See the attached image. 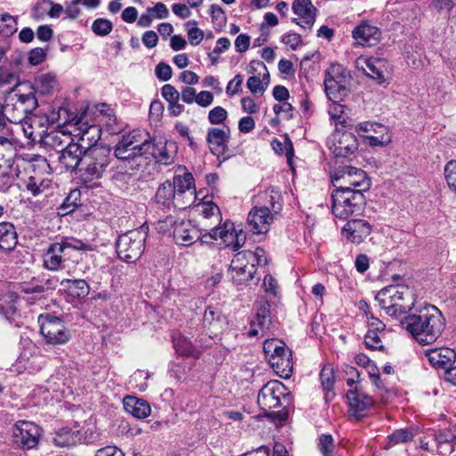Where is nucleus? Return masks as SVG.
<instances>
[{
  "mask_svg": "<svg viewBox=\"0 0 456 456\" xmlns=\"http://www.w3.org/2000/svg\"><path fill=\"white\" fill-rule=\"evenodd\" d=\"M403 324L420 345H428L441 336L445 320L437 307L429 305L417 314L406 316Z\"/></svg>",
  "mask_w": 456,
  "mask_h": 456,
  "instance_id": "1",
  "label": "nucleus"
},
{
  "mask_svg": "<svg viewBox=\"0 0 456 456\" xmlns=\"http://www.w3.org/2000/svg\"><path fill=\"white\" fill-rule=\"evenodd\" d=\"M366 198L361 190H333L331 192V213L346 220L353 215H360L365 208Z\"/></svg>",
  "mask_w": 456,
  "mask_h": 456,
  "instance_id": "2",
  "label": "nucleus"
},
{
  "mask_svg": "<svg viewBox=\"0 0 456 456\" xmlns=\"http://www.w3.org/2000/svg\"><path fill=\"white\" fill-rule=\"evenodd\" d=\"M151 136L141 130H133L123 134L114 148V155L118 159L133 160L148 154Z\"/></svg>",
  "mask_w": 456,
  "mask_h": 456,
  "instance_id": "3",
  "label": "nucleus"
},
{
  "mask_svg": "<svg viewBox=\"0 0 456 456\" xmlns=\"http://www.w3.org/2000/svg\"><path fill=\"white\" fill-rule=\"evenodd\" d=\"M330 180L334 190H361L362 192H365L371 186L370 178L366 172L352 166L338 168L331 174Z\"/></svg>",
  "mask_w": 456,
  "mask_h": 456,
  "instance_id": "4",
  "label": "nucleus"
},
{
  "mask_svg": "<svg viewBox=\"0 0 456 456\" xmlns=\"http://www.w3.org/2000/svg\"><path fill=\"white\" fill-rule=\"evenodd\" d=\"M288 395L286 387L281 381L270 380L259 391L257 404L265 415L284 419L287 413L274 410L281 406V399L285 400Z\"/></svg>",
  "mask_w": 456,
  "mask_h": 456,
  "instance_id": "5",
  "label": "nucleus"
},
{
  "mask_svg": "<svg viewBox=\"0 0 456 456\" xmlns=\"http://www.w3.org/2000/svg\"><path fill=\"white\" fill-rule=\"evenodd\" d=\"M110 162V148H94L86 152L79 169L83 183H90L102 176Z\"/></svg>",
  "mask_w": 456,
  "mask_h": 456,
  "instance_id": "6",
  "label": "nucleus"
},
{
  "mask_svg": "<svg viewBox=\"0 0 456 456\" xmlns=\"http://www.w3.org/2000/svg\"><path fill=\"white\" fill-rule=\"evenodd\" d=\"M147 233L142 229L129 231L118 237L116 250L120 259L134 263L144 251Z\"/></svg>",
  "mask_w": 456,
  "mask_h": 456,
  "instance_id": "7",
  "label": "nucleus"
},
{
  "mask_svg": "<svg viewBox=\"0 0 456 456\" xmlns=\"http://www.w3.org/2000/svg\"><path fill=\"white\" fill-rule=\"evenodd\" d=\"M350 75L340 64H332L326 70L324 86L328 98L332 102H341L349 94Z\"/></svg>",
  "mask_w": 456,
  "mask_h": 456,
  "instance_id": "8",
  "label": "nucleus"
},
{
  "mask_svg": "<svg viewBox=\"0 0 456 456\" xmlns=\"http://www.w3.org/2000/svg\"><path fill=\"white\" fill-rule=\"evenodd\" d=\"M40 333L49 345H64L69 341L71 334L64 322L51 314H40L38 317Z\"/></svg>",
  "mask_w": 456,
  "mask_h": 456,
  "instance_id": "9",
  "label": "nucleus"
},
{
  "mask_svg": "<svg viewBox=\"0 0 456 456\" xmlns=\"http://www.w3.org/2000/svg\"><path fill=\"white\" fill-rule=\"evenodd\" d=\"M406 296H411L408 288L391 285L382 289L378 293L376 299L379 302L380 306L386 309L388 314L399 317L411 309L409 305L400 304Z\"/></svg>",
  "mask_w": 456,
  "mask_h": 456,
  "instance_id": "10",
  "label": "nucleus"
},
{
  "mask_svg": "<svg viewBox=\"0 0 456 456\" xmlns=\"http://www.w3.org/2000/svg\"><path fill=\"white\" fill-rule=\"evenodd\" d=\"M59 118V111H52L49 115L41 111H37V113L32 112L24 119L25 125L27 126H23L24 134L28 138L33 141L37 138L40 141L42 136H45L49 132L48 129L50 127L60 126Z\"/></svg>",
  "mask_w": 456,
  "mask_h": 456,
  "instance_id": "11",
  "label": "nucleus"
},
{
  "mask_svg": "<svg viewBox=\"0 0 456 456\" xmlns=\"http://www.w3.org/2000/svg\"><path fill=\"white\" fill-rule=\"evenodd\" d=\"M218 238L224 243H227V246H231L232 250H238L246 241V235L242 230L237 231L234 228V224L230 222H225L221 227L212 228L208 232L205 233L202 241L210 243Z\"/></svg>",
  "mask_w": 456,
  "mask_h": 456,
  "instance_id": "12",
  "label": "nucleus"
},
{
  "mask_svg": "<svg viewBox=\"0 0 456 456\" xmlns=\"http://www.w3.org/2000/svg\"><path fill=\"white\" fill-rule=\"evenodd\" d=\"M346 398L348 416L357 420L365 418L370 409L374 405L373 398L359 386H355L354 389H349L346 392Z\"/></svg>",
  "mask_w": 456,
  "mask_h": 456,
  "instance_id": "13",
  "label": "nucleus"
},
{
  "mask_svg": "<svg viewBox=\"0 0 456 456\" xmlns=\"http://www.w3.org/2000/svg\"><path fill=\"white\" fill-rule=\"evenodd\" d=\"M41 428L30 421L19 420L12 429L13 442L22 449L35 448L41 436Z\"/></svg>",
  "mask_w": 456,
  "mask_h": 456,
  "instance_id": "14",
  "label": "nucleus"
},
{
  "mask_svg": "<svg viewBox=\"0 0 456 456\" xmlns=\"http://www.w3.org/2000/svg\"><path fill=\"white\" fill-rule=\"evenodd\" d=\"M76 125L78 127L79 133L73 138L78 143L86 146L87 148L85 149L86 151L94 148H105L96 144L101 138V128L95 124H89L86 113L77 120Z\"/></svg>",
  "mask_w": 456,
  "mask_h": 456,
  "instance_id": "15",
  "label": "nucleus"
},
{
  "mask_svg": "<svg viewBox=\"0 0 456 456\" xmlns=\"http://www.w3.org/2000/svg\"><path fill=\"white\" fill-rule=\"evenodd\" d=\"M87 148L75 141V138L65 147L59 154L58 160L65 167L66 170L75 171L79 164L82 165L84 156Z\"/></svg>",
  "mask_w": 456,
  "mask_h": 456,
  "instance_id": "16",
  "label": "nucleus"
},
{
  "mask_svg": "<svg viewBox=\"0 0 456 456\" xmlns=\"http://www.w3.org/2000/svg\"><path fill=\"white\" fill-rule=\"evenodd\" d=\"M273 217L268 206L255 207L248 213V225L253 233L264 234L268 232Z\"/></svg>",
  "mask_w": 456,
  "mask_h": 456,
  "instance_id": "17",
  "label": "nucleus"
},
{
  "mask_svg": "<svg viewBox=\"0 0 456 456\" xmlns=\"http://www.w3.org/2000/svg\"><path fill=\"white\" fill-rule=\"evenodd\" d=\"M333 145L330 147L335 158H346L358 149V141L352 132L337 131L333 134Z\"/></svg>",
  "mask_w": 456,
  "mask_h": 456,
  "instance_id": "18",
  "label": "nucleus"
},
{
  "mask_svg": "<svg viewBox=\"0 0 456 456\" xmlns=\"http://www.w3.org/2000/svg\"><path fill=\"white\" fill-rule=\"evenodd\" d=\"M15 102L12 103L13 114L11 118L12 122H20L29 116L37 107V100L34 93L20 94L15 93L12 100Z\"/></svg>",
  "mask_w": 456,
  "mask_h": 456,
  "instance_id": "19",
  "label": "nucleus"
},
{
  "mask_svg": "<svg viewBox=\"0 0 456 456\" xmlns=\"http://www.w3.org/2000/svg\"><path fill=\"white\" fill-rule=\"evenodd\" d=\"M359 130L366 133L363 136L369 141L370 146H384L391 142L387 126L377 122H362L359 124Z\"/></svg>",
  "mask_w": 456,
  "mask_h": 456,
  "instance_id": "20",
  "label": "nucleus"
},
{
  "mask_svg": "<svg viewBox=\"0 0 456 456\" xmlns=\"http://www.w3.org/2000/svg\"><path fill=\"white\" fill-rule=\"evenodd\" d=\"M372 226L370 224L363 219H352L347 221L342 229V233L354 244H360L366 239L371 232Z\"/></svg>",
  "mask_w": 456,
  "mask_h": 456,
  "instance_id": "21",
  "label": "nucleus"
},
{
  "mask_svg": "<svg viewBox=\"0 0 456 456\" xmlns=\"http://www.w3.org/2000/svg\"><path fill=\"white\" fill-rule=\"evenodd\" d=\"M230 135L231 131L228 126L208 129L207 142L209 144L211 153L218 158L224 156L227 151V143L230 140Z\"/></svg>",
  "mask_w": 456,
  "mask_h": 456,
  "instance_id": "22",
  "label": "nucleus"
},
{
  "mask_svg": "<svg viewBox=\"0 0 456 456\" xmlns=\"http://www.w3.org/2000/svg\"><path fill=\"white\" fill-rule=\"evenodd\" d=\"M69 252H65L60 242L50 244L44 255V266L50 271H59L66 268V261L69 257Z\"/></svg>",
  "mask_w": 456,
  "mask_h": 456,
  "instance_id": "23",
  "label": "nucleus"
},
{
  "mask_svg": "<svg viewBox=\"0 0 456 456\" xmlns=\"http://www.w3.org/2000/svg\"><path fill=\"white\" fill-rule=\"evenodd\" d=\"M174 240L176 244L181 246L192 245L198 240H202L205 234L193 226L190 222H181L174 229ZM204 243L203 241H201Z\"/></svg>",
  "mask_w": 456,
  "mask_h": 456,
  "instance_id": "24",
  "label": "nucleus"
},
{
  "mask_svg": "<svg viewBox=\"0 0 456 456\" xmlns=\"http://www.w3.org/2000/svg\"><path fill=\"white\" fill-rule=\"evenodd\" d=\"M19 62H8L0 68V90L3 93L12 94L16 91L20 84L18 70Z\"/></svg>",
  "mask_w": 456,
  "mask_h": 456,
  "instance_id": "25",
  "label": "nucleus"
},
{
  "mask_svg": "<svg viewBox=\"0 0 456 456\" xmlns=\"http://www.w3.org/2000/svg\"><path fill=\"white\" fill-rule=\"evenodd\" d=\"M156 161L160 165H170L175 161L176 155V146L174 142H157L152 143L151 142L150 151Z\"/></svg>",
  "mask_w": 456,
  "mask_h": 456,
  "instance_id": "26",
  "label": "nucleus"
},
{
  "mask_svg": "<svg viewBox=\"0 0 456 456\" xmlns=\"http://www.w3.org/2000/svg\"><path fill=\"white\" fill-rule=\"evenodd\" d=\"M73 137L62 130H57L53 127L40 140L45 148L55 151L60 154L65 147L71 142Z\"/></svg>",
  "mask_w": 456,
  "mask_h": 456,
  "instance_id": "27",
  "label": "nucleus"
},
{
  "mask_svg": "<svg viewBox=\"0 0 456 456\" xmlns=\"http://www.w3.org/2000/svg\"><path fill=\"white\" fill-rule=\"evenodd\" d=\"M426 356L433 367L445 370L451 366L452 362L456 358V354L451 348L440 347L427 351Z\"/></svg>",
  "mask_w": 456,
  "mask_h": 456,
  "instance_id": "28",
  "label": "nucleus"
},
{
  "mask_svg": "<svg viewBox=\"0 0 456 456\" xmlns=\"http://www.w3.org/2000/svg\"><path fill=\"white\" fill-rule=\"evenodd\" d=\"M353 37L361 45L371 46L379 42L380 30L369 24H361L353 31Z\"/></svg>",
  "mask_w": 456,
  "mask_h": 456,
  "instance_id": "29",
  "label": "nucleus"
},
{
  "mask_svg": "<svg viewBox=\"0 0 456 456\" xmlns=\"http://www.w3.org/2000/svg\"><path fill=\"white\" fill-rule=\"evenodd\" d=\"M225 317L221 312L213 306H208L203 315V327L208 329L210 337L216 336L217 332L223 329L225 324Z\"/></svg>",
  "mask_w": 456,
  "mask_h": 456,
  "instance_id": "30",
  "label": "nucleus"
},
{
  "mask_svg": "<svg viewBox=\"0 0 456 456\" xmlns=\"http://www.w3.org/2000/svg\"><path fill=\"white\" fill-rule=\"evenodd\" d=\"M273 370L281 378L288 379L293 370V361L291 351L281 354L271 356L267 359Z\"/></svg>",
  "mask_w": 456,
  "mask_h": 456,
  "instance_id": "31",
  "label": "nucleus"
},
{
  "mask_svg": "<svg viewBox=\"0 0 456 456\" xmlns=\"http://www.w3.org/2000/svg\"><path fill=\"white\" fill-rule=\"evenodd\" d=\"M124 409L137 419H144L151 414V409L149 403L143 399L132 395H126L123 400Z\"/></svg>",
  "mask_w": 456,
  "mask_h": 456,
  "instance_id": "32",
  "label": "nucleus"
},
{
  "mask_svg": "<svg viewBox=\"0 0 456 456\" xmlns=\"http://www.w3.org/2000/svg\"><path fill=\"white\" fill-rule=\"evenodd\" d=\"M433 436L439 454L449 455L454 451L456 435L451 429L439 430Z\"/></svg>",
  "mask_w": 456,
  "mask_h": 456,
  "instance_id": "33",
  "label": "nucleus"
},
{
  "mask_svg": "<svg viewBox=\"0 0 456 456\" xmlns=\"http://www.w3.org/2000/svg\"><path fill=\"white\" fill-rule=\"evenodd\" d=\"M292 11L295 14L300 16L310 29L315 22L316 8L313 5L311 0H295L292 4Z\"/></svg>",
  "mask_w": 456,
  "mask_h": 456,
  "instance_id": "34",
  "label": "nucleus"
},
{
  "mask_svg": "<svg viewBox=\"0 0 456 456\" xmlns=\"http://www.w3.org/2000/svg\"><path fill=\"white\" fill-rule=\"evenodd\" d=\"M83 435L78 430H72L70 428L65 427L58 429L53 437V444L59 447L74 446L80 443Z\"/></svg>",
  "mask_w": 456,
  "mask_h": 456,
  "instance_id": "35",
  "label": "nucleus"
},
{
  "mask_svg": "<svg viewBox=\"0 0 456 456\" xmlns=\"http://www.w3.org/2000/svg\"><path fill=\"white\" fill-rule=\"evenodd\" d=\"M64 291L75 298H84L90 291V287L83 279H64L60 282Z\"/></svg>",
  "mask_w": 456,
  "mask_h": 456,
  "instance_id": "36",
  "label": "nucleus"
},
{
  "mask_svg": "<svg viewBox=\"0 0 456 456\" xmlns=\"http://www.w3.org/2000/svg\"><path fill=\"white\" fill-rule=\"evenodd\" d=\"M18 243V234L10 222L0 223V249L12 251Z\"/></svg>",
  "mask_w": 456,
  "mask_h": 456,
  "instance_id": "37",
  "label": "nucleus"
},
{
  "mask_svg": "<svg viewBox=\"0 0 456 456\" xmlns=\"http://www.w3.org/2000/svg\"><path fill=\"white\" fill-rule=\"evenodd\" d=\"M15 157L16 149L12 141L0 135V169H12Z\"/></svg>",
  "mask_w": 456,
  "mask_h": 456,
  "instance_id": "38",
  "label": "nucleus"
},
{
  "mask_svg": "<svg viewBox=\"0 0 456 456\" xmlns=\"http://www.w3.org/2000/svg\"><path fill=\"white\" fill-rule=\"evenodd\" d=\"M55 86V76L51 73H44L35 77L32 88L35 93L42 95H47L53 92Z\"/></svg>",
  "mask_w": 456,
  "mask_h": 456,
  "instance_id": "39",
  "label": "nucleus"
},
{
  "mask_svg": "<svg viewBox=\"0 0 456 456\" xmlns=\"http://www.w3.org/2000/svg\"><path fill=\"white\" fill-rule=\"evenodd\" d=\"M175 191L170 181L167 180L161 183L156 192L155 199L157 204L164 208H169L173 205Z\"/></svg>",
  "mask_w": 456,
  "mask_h": 456,
  "instance_id": "40",
  "label": "nucleus"
},
{
  "mask_svg": "<svg viewBox=\"0 0 456 456\" xmlns=\"http://www.w3.org/2000/svg\"><path fill=\"white\" fill-rule=\"evenodd\" d=\"M259 199L263 201L264 205L269 207V211L275 216L281 210V195L278 191L271 189L259 194Z\"/></svg>",
  "mask_w": 456,
  "mask_h": 456,
  "instance_id": "41",
  "label": "nucleus"
},
{
  "mask_svg": "<svg viewBox=\"0 0 456 456\" xmlns=\"http://www.w3.org/2000/svg\"><path fill=\"white\" fill-rule=\"evenodd\" d=\"M271 305L265 301L260 305L255 318L251 321L252 325H256L261 331L268 330L272 324Z\"/></svg>",
  "mask_w": 456,
  "mask_h": 456,
  "instance_id": "42",
  "label": "nucleus"
},
{
  "mask_svg": "<svg viewBox=\"0 0 456 456\" xmlns=\"http://www.w3.org/2000/svg\"><path fill=\"white\" fill-rule=\"evenodd\" d=\"M94 109L95 112H98L99 116L102 117L101 121H103L105 123L110 134L118 133L119 130L114 127L116 117L114 115L113 110L108 104L99 103L94 105Z\"/></svg>",
  "mask_w": 456,
  "mask_h": 456,
  "instance_id": "43",
  "label": "nucleus"
},
{
  "mask_svg": "<svg viewBox=\"0 0 456 456\" xmlns=\"http://www.w3.org/2000/svg\"><path fill=\"white\" fill-rule=\"evenodd\" d=\"M193 183L192 175L185 172L183 175H175L171 183L175 192H196Z\"/></svg>",
  "mask_w": 456,
  "mask_h": 456,
  "instance_id": "44",
  "label": "nucleus"
},
{
  "mask_svg": "<svg viewBox=\"0 0 456 456\" xmlns=\"http://www.w3.org/2000/svg\"><path fill=\"white\" fill-rule=\"evenodd\" d=\"M61 246L62 247L65 252H69V250H81V251H93L94 250V246L88 242L84 241L82 240H78L74 237H65L61 239L60 241Z\"/></svg>",
  "mask_w": 456,
  "mask_h": 456,
  "instance_id": "45",
  "label": "nucleus"
},
{
  "mask_svg": "<svg viewBox=\"0 0 456 456\" xmlns=\"http://www.w3.org/2000/svg\"><path fill=\"white\" fill-rule=\"evenodd\" d=\"M415 432L413 428H401L395 430L387 436V444L386 448L393 447L398 444H405L413 439Z\"/></svg>",
  "mask_w": 456,
  "mask_h": 456,
  "instance_id": "46",
  "label": "nucleus"
},
{
  "mask_svg": "<svg viewBox=\"0 0 456 456\" xmlns=\"http://www.w3.org/2000/svg\"><path fill=\"white\" fill-rule=\"evenodd\" d=\"M173 345L175 352L183 356L193 354L194 347L191 341L182 334L173 337Z\"/></svg>",
  "mask_w": 456,
  "mask_h": 456,
  "instance_id": "47",
  "label": "nucleus"
},
{
  "mask_svg": "<svg viewBox=\"0 0 456 456\" xmlns=\"http://www.w3.org/2000/svg\"><path fill=\"white\" fill-rule=\"evenodd\" d=\"M254 255L251 250H243L238 252L232 260L231 270H241L243 267L251 265L254 263Z\"/></svg>",
  "mask_w": 456,
  "mask_h": 456,
  "instance_id": "48",
  "label": "nucleus"
},
{
  "mask_svg": "<svg viewBox=\"0 0 456 456\" xmlns=\"http://www.w3.org/2000/svg\"><path fill=\"white\" fill-rule=\"evenodd\" d=\"M195 200L196 192H175L172 206L180 210L186 209L195 202Z\"/></svg>",
  "mask_w": 456,
  "mask_h": 456,
  "instance_id": "49",
  "label": "nucleus"
},
{
  "mask_svg": "<svg viewBox=\"0 0 456 456\" xmlns=\"http://www.w3.org/2000/svg\"><path fill=\"white\" fill-rule=\"evenodd\" d=\"M256 271L255 264L251 263V265L243 267L241 270H232V278L238 284H246L253 280Z\"/></svg>",
  "mask_w": 456,
  "mask_h": 456,
  "instance_id": "50",
  "label": "nucleus"
},
{
  "mask_svg": "<svg viewBox=\"0 0 456 456\" xmlns=\"http://www.w3.org/2000/svg\"><path fill=\"white\" fill-rule=\"evenodd\" d=\"M185 27L190 44L198 45L204 38V31L198 28V23L194 20L187 21Z\"/></svg>",
  "mask_w": 456,
  "mask_h": 456,
  "instance_id": "51",
  "label": "nucleus"
},
{
  "mask_svg": "<svg viewBox=\"0 0 456 456\" xmlns=\"http://www.w3.org/2000/svg\"><path fill=\"white\" fill-rule=\"evenodd\" d=\"M382 63L383 61L374 58L368 60L366 62V66L370 71L369 76L379 83H383L385 81V75L381 69Z\"/></svg>",
  "mask_w": 456,
  "mask_h": 456,
  "instance_id": "52",
  "label": "nucleus"
},
{
  "mask_svg": "<svg viewBox=\"0 0 456 456\" xmlns=\"http://www.w3.org/2000/svg\"><path fill=\"white\" fill-rule=\"evenodd\" d=\"M320 380L324 390L330 392L333 389L335 375L330 365L324 366L320 372Z\"/></svg>",
  "mask_w": 456,
  "mask_h": 456,
  "instance_id": "53",
  "label": "nucleus"
},
{
  "mask_svg": "<svg viewBox=\"0 0 456 456\" xmlns=\"http://www.w3.org/2000/svg\"><path fill=\"white\" fill-rule=\"evenodd\" d=\"M91 28L95 35L104 37L112 31L113 24L107 19L98 18L93 22Z\"/></svg>",
  "mask_w": 456,
  "mask_h": 456,
  "instance_id": "54",
  "label": "nucleus"
},
{
  "mask_svg": "<svg viewBox=\"0 0 456 456\" xmlns=\"http://www.w3.org/2000/svg\"><path fill=\"white\" fill-rule=\"evenodd\" d=\"M80 192L77 190L72 191L69 196L64 200L61 204V210L64 211V215L72 213L76 208L80 206L79 202Z\"/></svg>",
  "mask_w": 456,
  "mask_h": 456,
  "instance_id": "55",
  "label": "nucleus"
},
{
  "mask_svg": "<svg viewBox=\"0 0 456 456\" xmlns=\"http://www.w3.org/2000/svg\"><path fill=\"white\" fill-rule=\"evenodd\" d=\"M272 146L273 151L278 154L284 153L288 159V161H289L293 155H294V149L293 144L289 138H286V141L284 143L278 140H273L272 142Z\"/></svg>",
  "mask_w": 456,
  "mask_h": 456,
  "instance_id": "56",
  "label": "nucleus"
},
{
  "mask_svg": "<svg viewBox=\"0 0 456 456\" xmlns=\"http://www.w3.org/2000/svg\"><path fill=\"white\" fill-rule=\"evenodd\" d=\"M209 14L215 26H218L221 28L226 24L227 17L220 5L216 4H212L210 6Z\"/></svg>",
  "mask_w": 456,
  "mask_h": 456,
  "instance_id": "57",
  "label": "nucleus"
},
{
  "mask_svg": "<svg viewBox=\"0 0 456 456\" xmlns=\"http://www.w3.org/2000/svg\"><path fill=\"white\" fill-rule=\"evenodd\" d=\"M444 176L449 188L456 192V160H451L445 165Z\"/></svg>",
  "mask_w": 456,
  "mask_h": 456,
  "instance_id": "58",
  "label": "nucleus"
},
{
  "mask_svg": "<svg viewBox=\"0 0 456 456\" xmlns=\"http://www.w3.org/2000/svg\"><path fill=\"white\" fill-rule=\"evenodd\" d=\"M14 175H17V167L14 166L12 169H3L0 174V190H7L12 183Z\"/></svg>",
  "mask_w": 456,
  "mask_h": 456,
  "instance_id": "59",
  "label": "nucleus"
},
{
  "mask_svg": "<svg viewBox=\"0 0 456 456\" xmlns=\"http://www.w3.org/2000/svg\"><path fill=\"white\" fill-rule=\"evenodd\" d=\"M364 343L366 347L370 349H383V345L377 330H368L364 338Z\"/></svg>",
  "mask_w": 456,
  "mask_h": 456,
  "instance_id": "60",
  "label": "nucleus"
},
{
  "mask_svg": "<svg viewBox=\"0 0 456 456\" xmlns=\"http://www.w3.org/2000/svg\"><path fill=\"white\" fill-rule=\"evenodd\" d=\"M228 113L223 107L216 106L208 112V121L212 125L222 124L227 118Z\"/></svg>",
  "mask_w": 456,
  "mask_h": 456,
  "instance_id": "61",
  "label": "nucleus"
},
{
  "mask_svg": "<svg viewBox=\"0 0 456 456\" xmlns=\"http://www.w3.org/2000/svg\"><path fill=\"white\" fill-rule=\"evenodd\" d=\"M18 296L14 292L8 291L4 295V302L8 304V306L4 308V305L0 303V310L4 313V314H12L16 311L15 303L17 301Z\"/></svg>",
  "mask_w": 456,
  "mask_h": 456,
  "instance_id": "62",
  "label": "nucleus"
},
{
  "mask_svg": "<svg viewBox=\"0 0 456 456\" xmlns=\"http://www.w3.org/2000/svg\"><path fill=\"white\" fill-rule=\"evenodd\" d=\"M162 97L168 102V104L179 101L180 93L172 85H164L161 88Z\"/></svg>",
  "mask_w": 456,
  "mask_h": 456,
  "instance_id": "63",
  "label": "nucleus"
},
{
  "mask_svg": "<svg viewBox=\"0 0 456 456\" xmlns=\"http://www.w3.org/2000/svg\"><path fill=\"white\" fill-rule=\"evenodd\" d=\"M44 181L38 177L30 175L26 182V189L30 191L32 195L37 196L43 191Z\"/></svg>",
  "mask_w": 456,
  "mask_h": 456,
  "instance_id": "64",
  "label": "nucleus"
}]
</instances>
